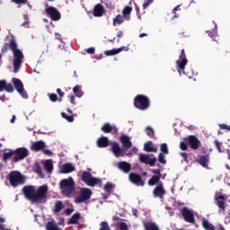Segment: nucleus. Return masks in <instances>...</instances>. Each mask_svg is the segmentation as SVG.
Here are the masks:
<instances>
[{"label":"nucleus","mask_w":230,"mask_h":230,"mask_svg":"<svg viewBox=\"0 0 230 230\" xmlns=\"http://www.w3.org/2000/svg\"><path fill=\"white\" fill-rule=\"evenodd\" d=\"M17 42L15 41V39L12 38L9 41V43H4V45L2 48V53H7L8 49H11L13 51V73H19V69H21V66L22 64V60L24 59V55L22 54V51L21 49H17Z\"/></svg>","instance_id":"1"},{"label":"nucleus","mask_w":230,"mask_h":230,"mask_svg":"<svg viewBox=\"0 0 230 230\" xmlns=\"http://www.w3.org/2000/svg\"><path fill=\"white\" fill-rule=\"evenodd\" d=\"M22 191L27 200L37 203L40 200H44L48 197L49 188L48 185H41L36 191L33 185H28L23 187Z\"/></svg>","instance_id":"2"},{"label":"nucleus","mask_w":230,"mask_h":230,"mask_svg":"<svg viewBox=\"0 0 230 230\" xmlns=\"http://www.w3.org/2000/svg\"><path fill=\"white\" fill-rule=\"evenodd\" d=\"M59 188L61 194L69 199L71 195L75 193V180H73V177L61 180L59 182Z\"/></svg>","instance_id":"3"},{"label":"nucleus","mask_w":230,"mask_h":230,"mask_svg":"<svg viewBox=\"0 0 230 230\" xmlns=\"http://www.w3.org/2000/svg\"><path fill=\"white\" fill-rule=\"evenodd\" d=\"M133 105L138 111L150 109V99L144 94H138L134 98Z\"/></svg>","instance_id":"4"},{"label":"nucleus","mask_w":230,"mask_h":230,"mask_svg":"<svg viewBox=\"0 0 230 230\" xmlns=\"http://www.w3.org/2000/svg\"><path fill=\"white\" fill-rule=\"evenodd\" d=\"M25 181L24 176L17 171H12L9 173V182L13 188H17V186L24 184Z\"/></svg>","instance_id":"5"},{"label":"nucleus","mask_w":230,"mask_h":230,"mask_svg":"<svg viewBox=\"0 0 230 230\" xmlns=\"http://www.w3.org/2000/svg\"><path fill=\"white\" fill-rule=\"evenodd\" d=\"M179 58L176 61V68L179 73V75H185L184 69L186 68V66L188 65V58H186V52L184 49H181V54L179 56Z\"/></svg>","instance_id":"6"},{"label":"nucleus","mask_w":230,"mask_h":230,"mask_svg":"<svg viewBox=\"0 0 230 230\" xmlns=\"http://www.w3.org/2000/svg\"><path fill=\"white\" fill-rule=\"evenodd\" d=\"M93 197V190L89 188H82L80 190V195L75 199V204H84L86 200H89Z\"/></svg>","instance_id":"7"},{"label":"nucleus","mask_w":230,"mask_h":230,"mask_svg":"<svg viewBox=\"0 0 230 230\" xmlns=\"http://www.w3.org/2000/svg\"><path fill=\"white\" fill-rule=\"evenodd\" d=\"M81 179L83 182H85L87 186H91L92 188H94V186L100 182L99 178L93 177V174L87 171L82 173Z\"/></svg>","instance_id":"8"},{"label":"nucleus","mask_w":230,"mask_h":230,"mask_svg":"<svg viewBox=\"0 0 230 230\" xmlns=\"http://www.w3.org/2000/svg\"><path fill=\"white\" fill-rule=\"evenodd\" d=\"M13 151L14 156L12 158L13 163H19V161L26 159V156L29 155V152L26 147H19Z\"/></svg>","instance_id":"9"},{"label":"nucleus","mask_w":230,"mask_h":230,"mask_svg":"<svg viewBox=\"0 0 230 230\" xmlns=\"http://www.w3.org/2000/svg\"><path fill=\"white\" fill-rule=\"evenodd\" d=\"M12 82L21 97L24 98L25 100L28 99V93H26V91H24V84H22V81H21V79L17 77H13L12 79Z\"/></svg>","instance_id":"10"},{"label":"nucleus","mask_w":230,"mask_h":230,"mask_svg":"<svg viewBox=\"0 0 230 230\" xmlns=\"http://www.w3.org/2000/svg\"><path fill=\"white\" fill-rule=\"evenodd\" d=\"M187 145H189L191 150H199L200 148V140L195 135H190L188 137L184 138Z\"/></svg>","instance_id":"11"},{"label":"nucleus","mask_w":230,"mask_h":230,"mask_svg":"<svg viewBox=\"0 0 230 230\" xmlns=\"http://www.w3.org/2000/svg\"><path fill=\"white\" fill-rule=\"evenodd\" d=\"M181 214L183 217L185 222H188V224H195V215L191 210H190V208L186 207L182 208Z\"/></svg>","instance_id":"12"},{"label":"nucleus","mask_w":230,"mask_h":230,"mask_svg":"<svg viewBox=\"0 0 230 230\" xmlns=\"http://www.w3.org/2000/svg\"><path fill=\"white\" fill-rule=\"evenodd\" d=\"M47 15H49L51 21H60L61 14L58 9L53 6H49L45 10Z\"/></svg>","instance_id":"13"},{"label":"nucleus","mask_w":230,"mask_h":230,"mask_svg":"<svg viewBox=\"0 0 230 230\" xmlns=\"http://www.w3.org/2000/svg\"><path fill=\"white\" fill-rule=\"evenodd\" d=\"M152 173H154V175L148 180V186H155V184H159V182H161V177H163V174H161V170L159 169L153 170Z\"/></svg>","instance_id":"14"},{"label":"nucleus","mask_w":230,"mask_h":230,"mask_svg":"<svg viewBox=\"0 0 230 230\" xmlns=\"http://www.w3.org/2000/svg\"><path fill=\"white\" fill-rule=\"evenodd\" d=\"M153 195L155 199H163L164 195H166V190H164V184L163 181H160L154 189Z\"/></svg>","instance_id":"15"},{"label":"nucleus","mask_w":230,"mask_h":230,"mask_svg":"<svg viewBox=\"0 0 230 230\" xmlns=\"http://www.w3.org/2000/svg\"><path fill=\"white\" fill-rule=\"evenodd\" d=\"M128 179L132 184L136 186H145V181L141 178V175L136 172H130L128 175Z\"/></svg>","instance_id":"16"},{"label":"nucleus","mask_w":230,"mask_h":230,"mask_svg":"<svg viewBox=\"0 0 230 230\" xmlns=\"http://www.w3.org/2000/svg\"><path fill=\"white\" fill-rule=\"evenodd\" d=\"M139 161L144 164H149V166H155V163H157V158L155 156L150 158V155H148L140 154Z\"/></svg>","instance_id":"17"},{"label":"nucleus","mask_w":230,"mask_h":230,"mask_svg":"<svg viewBox=\"0 0 230 230\" xmlns=\"http://www.w3.org/2000/svg\"><path fill=\"white\" fill-rule=\"evenodd\" d=\"M226 200H227V198L224 194H219L216 197V204L223 213L226 211Z\"/></svg>","instance_id":"18"},{"label":"nucleus","mask_w":230,"mask_h":230,"mask_svg":"<svg viewBox=\"0 0 230 230\" xmlns=\"http://www.w3.org/2000/svg\"><path fill=\"white\" fill-rule=\"evenodd\" d=\"M111 152L115 155V157H123L125 155L123 154V149L119 146V143L112 142L111 143Z\"/></svg>","instance_id":"19"},{"label":"nucleus","mask_w":230,"mask_h":230,"mask_svg":"<svg viewBox=\"0 0 230 230\" xmlns=\"http://www.w3.org/2000/svg\"><path fill=\"white\" fill-rule=\"evenodd\" d=\"M196 162L203 168H208L209 166V154L199 155Z\"/></svg>","instance_id":"20"},{"label":"nucleus","mask_w":230,"mask_h":230,"mask_svg":"<svg viewBox=\"0 0 230 230\" xmlns=\"http://www.w3.org/2000/svg\"><path fill=\"white\" fill-rule=\"evenodd\" d=\"M44 148H46V142L43 140L33 142L31 146L32 152H40V150H44Z\"/></svg>","instance_id":"21"},{"label":"nucleus","mask_w":230,"mask_h":230,"mask_svg":"<svg viewBox=\"0 0 230 230\" xmlns=\"http://www.w3.org/2000/svg\"><path fill=\"white\" fill-rule=\"evenodd\" d=\"M118 168L124 173H129L130 170H132V165L128 162L122 161L118 164Z\"/></svg>","instance_id":"22"},{"label":"nucleus","mask_w":230,"mask_h":230,"mask_svg":"<svg viewBox=\"0 0 230 230\" xmlns=\"http://www.w3.org/2000/svg\"><path fill=\"white\" fill-rule=\"evenodd\" d=\"M101 130L104 132V134H118V128L112 127L110 123H105L102 128Z\"/></svg>","instance_id":"23"},{"label":"nucleus","mask_w":230,"mask_h":230,"mask_svg":"<svg viewBox=\"0 0 230 230\" xmlns=\"http://www.w3.org/2000/svg\"><path fill=\"white\" fill-rule=\"evenodd\" d=\"M120 143L122 144L123 148H126V150L132 148V142L130 141V137L127 135H122L120 137Z\"/></svg>","instance_id":"24"},{"label":"nucleus","mask_w":230,"mask_h":230,"mask_svg":"<svg viewBox=\"0 0 230 230\" xmlns=\"http://www.w3.org/2000/svg\"><path fill=\"white\" fill-rule=\"evenodd\" d=\"M3 91H6V93H13V86L12 84H7L5 80L0 81V93H3Z\"/></svg>","instance_id":"25"},{"label":"nucleus","mask_w":230,"mask_h":230,"mask_svg":"<svg viewBox=\"0 0 230 230\" xmlns=\"http://www.w3.org/2000/svg\"><path fill=\"white\" fill-rule=\"evenodd\" d=\"M105 13V8L102 4H97L93 8V17H102Z\"/></svg>","instance_id":"26"},{"label":"nucleus","mask_w":230,"mask_h":230,"mask_svg":"<svg viewBox=\"0 0 230 230\" xmlns=\"http://www.w3.org/2000/svg\"><path fill=\"white\" fill-rule=\"evenodd\" d=\"M121 51H128V49L127 47H120L119 49H113L111 50H106L104 52V55L107 57H112L114 55H118V53H121Z\"/></svg>","instance_id":"27"},{"label":"nucleus","mask_w":230,"mask_h":230,"mask_svg":"<svg viewBox=\"0 0 230 230\" xmlns=\"http://www.w3.org/2000/svg\"><path fill=\"white\" fill-rule=\"evenodd\" d=\"M80 218H82V214H80V212H76L75 214H74L70 219H68L67 221V225L68 226H76V224H78Z\"/></svg>","instance_id":"28"},{"label":"nucleus","mask_w":230,"mask_h":230,"mask_svg":"<svg viewBox=\"0 0 230 230\" xmlns=\"http://www.w3.org/2000/svg\"><path fill=\"white\" fill-rule=\"evenodd\" d=\"M97 146L99 148H107L109 146V137H101L97 139Z\"/></svg>","instance_id":"29"},{"label":"nucleus","mask_w":230,"mask_h":230,"mask_svg":"<svg viewBox=\"0 0 230 230\" xmlns=\"http://www.w3.org/2000/svg\"><path fill=\"white\" fill-rule=\"evenodd\" d=\"M13 157H15V153L13 150H10L9 152L4 153L2 161L3 163H7L8 161H10V159L12 161Z\"/></svg>","instance_id":"30"},{"label":"nucleus","mask_w":230,"mask_h":230,"mask_svg":"<svg viewBox=\"0 0 230 230\" xmlns=\"http://www.w3.org/2000/svg\"><path fill=\"white\" fill-rule=\"evenodd\" d=\"M144 150L145 152H157V147L154 146V142L147 141L144 145Z\"/></svg>","instance_id":"31"},{"label":"nucleus","mask_w":230,"mask_h":230,"mask_svg":"<svg viewBox=\"0 0 230 230\" xmlns=\"http://www.w3.org/2000/svg\"><path fill=\"white\" fill-rule=\"evenodd\" d=\"M71 172H75V166L73 164H65L62 166L61 172L62 173H71Z\"/></svg>","instance_id":"32"},{"label":"nucleus","mask_w":230,"mask_h":230,"mask_svg":"<svg viewBox=\"0 0 230 230\" xmlns=\"http://www.w3.org/2000/svg\"><path fill=\"white\" fill-rule=\"evenodd\" d=\"M124 21H127V18L123 14H118L113 18V26H119Z\"/></svg>","instance_id":"33"},{"label":"nucleus","mask_w":230,"mask_h":230,"mask_svg":"<svg viewBox=\"0 0 230 230\" xmlns=\"http://www.w3.org/2000/svg\"><path fill=\"white\" fill-rule=\"evenodd\" d=\"M130 13H132V6L126 5L122 10V15H124L126 21H130Z\"/></svg>","instance_id":"34"},{"label":"nucleus","mask_w":230,"mask_h":230,"mask_svg":"<svg viewBox=\"0 0 230 230\" xmlns=\"http://www.w3.org/2000/svg\"><path fill=\"white\" fill-rule=\"evenodd\" d=\"M145 230H160L155 223L144 222Z\"/></svg>","instance_id":"35"},{"label":"nucleus","mask_w":230,"mask_h":230,"mask_svg":"<svg viewBox=\"0 0 230 230\" xmlns=\"http://www.w3.org/2000/svg\"><path fill=\"white\" fill-rule=\"evenodd\" d=\"M44 168H45L47 173H52L53 172V161L47 160L45 162Z\"/></svg>","instance_id":"36"},{"label":"nucleus","mask_w":230,"mask_h":230,"mask_svg":"<svg viewBox=\"0 0 230 230\" xmlns=\"http://www.w3.org/2000/svg\"><path fill=\"white\" fill-rule=\"evenodd\" d=\"M64 208H66V206H64V203L60 200H58L55 203L53 211H54V213H60V211H62V209H64Z\"/></svg>","instance_id":"37"},{"label":"nucleus","mask_w":230,"mask_h":230,"mask_svg":"<svg viewBox=\"0 0 230 230\" xmlns=\"http://www.w3.org/2000/svg\"><path fill=\"white\" fill-rule=\"evenodd\" d=\"M47 230H60L58 224H55V221H49L46 225Z\"/></svg>","instance_id":"38"},{"label":"nucleus","mask_w":230,"mask_h":230,"mask_svg":"<svg viewBox=\"0 0 230 230\" xmlns=\"http://www.w3.org/2000/svg\"><path fill=\"white\" fill-rule=\"evenodd\" d=\"M73 93L77 96V98H82L84 96V92H82L80 85H75L73 88Z\"/></svg>","instance_id":"39"},{"label":"nucleus","mask_w":230,"mask_h":230,"mask_svg":"<svg viewBox=\"0 0 230 230\" xmlns=\"http://www.w3.org/2000/svg\"><path fill=\"white\" fill-rule=\"evenodd\" d=\"M207 33H208V37H210L211 40H216L215 39L218 37V31L217 30V25H215V29L207 31Z\"/></svg>","instance_id":"40"},{"label":"nucleus","mask_w":230,"mask_h":230,"mask_svg":"<svg viewBox=\"0 0 230 230\" xmlns=\"http://www.w3.org/2000/svg\"><path fill=\"white\" fill-rule=\"evenodd\" d=\"M202 226L206 230H215V226H213L211 223H209L207 219H203Z\"/></svg>","instance_id":"41"},{"label":"nucleus","mask_w":230,"mask_h":230,"mask_svg":"<svg viewBox=\"0 0 230 230\" xmlns=\"http://www.w3.org/2000/svg\"><path fill=\"white\" fill-rule=\"evenodd\" d=\"M61 116L62 118H64V119H66V121H68L69 123H73V121H75V117L73 115L69 116V115H66V112H61Z\"/></svg>","instance_id":"42"},{"label":"nucleus","mask_w":230,"mask_h":230,"mask_svg":"<svg viewBox=\"0 0 230 230\" xmlns=\"http://www.w3.org/2000/svg\"><path fill=\"white\" fill-rule=\"evenodd\" d=\"M160 150H161V152H163V154L168 155L169 154L168 145H166L165 143L162 144Z\"/></svg>","instance_id":"43"},{"label":"nucleus","mask_w":230,"mask_h":230,"mask_svg":"<svg viewBox=\"0 0 230 230\" xmlns=\"http://www.w3.org/2000/svg\"><path fill=\"white\" fill-rule=\"evenodd\" d=\"M112 188H114V186H112V184H111V183H106V184L104 185V191H105L106 193H111V191H112Z\"/></svg>","instance_id":"44"},{"label":"nucleus","mask_w":230,"mask_h":230,"mask_svg":"<svg viewBox=\"0 0 230 230\" xmlns=\"http://www.w3.org/2000/svg\"><path fill=\"white\" fill-rule=\"evenodd\" d=\"M100 230H111V226H109V223L105 221L102 222Z\"/></svg>","instance_id":"45"},{"label":"nucleus","mask_w":230,"mask_h":230,"mask_svg":"<svg viewBox=\"0 0 230 230\" xmlns=\"http://www.w3.org/2000/svg\"><path fill=\"white\" fill-rule=\"evenodd\" d=\"M146 133L147 136H149V137H154L155 132L152 128H150V127L146 128Z\"/></svg>","instance_id":"46"},{"label":"nucleus","mask_w":230,"mask_h":230,"mask_svg":"<svg viewBox=\"0 0 230 230\" xmlns=\"http://www.w3.org/2000/svg\"><path fill=\"white\" fill-rule=\"evenodd\" d=\"M158 161L161 163V164H166V159H164V155L163 153L159 154Z\"/></svg>","instance_id":"47"},{"label":"nucleus","mask_w":230,"mask_h":230,"mask_svg":"<svg viewBox=\"0 0 230 230\" xmlns=\"http://www.w3.org/2000/svg\"><path fill=\"white\" fill-rule=\"evenodd\" d=\"M180 10H181V5H178L173 8L172 13H173L175 19H178L179 13H177V12H180Z\"/></svg>","instance_id":"48"},{"label":"nucleus","mask_w":230,"mask_h":230,"mask_svg":"<svg viewBox=\"0 0 230 230\" xmlns=\"http://www.w3.org/2000/svg\"><path fill=\"white\" fill-rule=\"evenodd\" d=\"M188 142H184V141H181V143H180V148H181V150H188Z\"/></svg>","instance_id":"49"},{"label":"nucleus","mask_w":230,"mask_h":230,"mask_svg":"<svg viewBox=\"0 0 230 230\" xmlns=\"http://www.w3.org/2000/svg\"><path fill=\"white\" fill-rule=\"evenodd\" d=\"M120 230H128V226H127V223L121 222L119 226Z\"/></svg>","instance_id":"50"},{"label":"nucleus","mask_w":230,"mask_h":230,"mask_svg":"<svg viewBox=\"0 0 230 230\" xmlns=\"http://www.w3.org/2000/svg\"><path fill=\"white\" fill-rule=\"evenodd\" d=\"M49 100H50V102H58V96H57L56 93H51L49 95Z\"/></svg>","instance_id":"51"},{"label":"nucleus","mask_w":230,"mask_h":230,"mask_svg":"<svg viewBox=\"0 0 230 230\" xmlns=\"http://www.w3.org/2000/svg\"><path fill=\"white\" fill-rule=\"evenodd\" d=\"M219 128H221V130H227L230 132V126L226 124H219Z\"/></svg>","instance_id":"52"},{"label":"nucleus","mask_w":230,"mask_h":230,"mask_svg":"<svg viewBox=\"0 0 230 230\" xmlns=\"http://www.w3.org/2000/svg\"><path fill=\"white\" fill-rule=\"evenodd\" d=\"M152 3H154V0H147L146 3L143 4V9L146 10V8H148V6L152 4Z\"/></svg>","instance_id":"53"},{"label":"nucleus","mask_w":230,"mask_h":230,"mask_svg":"<svg viewBox=\"0 0 230 230\" xmlns=\"http://www.w3.org/2000/svg\"><path fill=\"white\" fill-rule=\"evenodd\" d=\"M12 2L15 3V4H26L28 0H12Z\"/></svg>","instance_id":"54"},{"label":"nucleus","mask_w":230,"mask_h":230,"mask_svg":"<svg viewBox=\"0 0 230 230\" xmlns=\"http://www.w3.org/2000/svg\"><path fill=\"white\" fill-rule=\"evenodd\" d=\"M95 51L96 49H94V47H91L86 49V53H88V55H94Z\"/></svg>","instance_id":"55"},{"label":"nucleus","mask_w":230,"mask_h":230,"mask_svg":"<svg viewBox=\"0 0 230 230\" xmlns=\"http://www.w3.org/2000/svg\"><path fill=\"white\" fill-rule=\"evenodd\" d=\"M36 173H38V175H40V177H44L43 175H42V168L40 166V165H38L37 167H36Z\"/></svg>","instance_id":"56"},{"label":"nucleus","mask_w":230,"mask_h":230,"mask_svg":"<svg viewBox=\"0 0 230 230\" xmlns=\"http://www.w3.org/2000/svg\"><path fill=\"white\" fill-rule=\"evenodd\" d=\"M135 10L138 15V19H141V13H139V6L137 5V4H135Z\"/></svg>","instance_id":"57"},{"label":"nucleus","mask_w":230,"mask_h":230,"mask_svg":"<svg viewBox=\"0 0 230 230\" xmlns=\"http://www.w3.org/2000/svg\"><path fill=\"white\" fill-rule=\"evenodd\" d=\"M75 211V208H66L65 210V214H66L67 216L71 215L73 212Z\"/></svg>","instance_id":"58"},{"label":"nucleus","mask_w":230,"mask_h":230,"mask_svg":"<svg viewBox=\"0 0 230 230\" xmlns=\"http://www.w3.org/2000/svg\"><path fill=\"white\" fill-rule=\"evenodd\" d=\"M215 145L218 150V152H222V148H221V145L220 142H218L217 140L215 141Z\"/></svg>","instance_id":"59"},{"label":"nucleus","mask_w":230,"mask_h":230,"mask_svg":"<svg viewBox=\"0 0 230 230\" xmlns=\"http://www.w3.org/2000/svg\"><path fill=\"white\" fill-rule=\"evenodd\" d=\"M181 157L185 161V163H188V154L187 153H181Z\"/></svg>","instance_id":"60"},{"label":"nucleus","mask_w":230,"mask_h":230,"mask_svg":"<svg viewBox=\"0 0 230 230\" xmlns=\"http://www.w3.org/2000/svg\"><path fill=\"white\" fill-rule=\"evenodd\" d=\"M57 93L60 96V98H64V92H62V90L60 88L57 89Z\"/></svg>","instance_id":"61"},{"label":"nucleus","mask_w":230,"mask_h":230,"mask_svg":"<svg viewBox=\"0 0 230 230\" xmlns=\"http://www.w3.org/2000/svg\"><path fill=\"white\" fill-rule=\"evenodd\" d=\"M70 102H71L73 105H76V102H75V95H71V96H70Z\"/></svg>","instance_id":"62"},{"label":"nucleus","mask_w":230,"mask_h":230,"mask_svg":"<svg viewBox=\"0 0 230 230\" xmlns=\"http://www.w3.org/2000/svg\"><path fill=\"white\" fill-rule=\"evenodd\" d=\"M137 152H138L137 147H133L129 154H137Z\"/></svg>","instance_id":"63"},{"label":"nucleus","mask_w":230,"mask_h":230,"mask_svg":"<svg viewBox=\"0 0 230 230\" xmlns=\"http://www.w3.org/2000/svg\"><path fill=\"white\" fill-rule=\"evenodd\" d=\"M117 37H118V39H121V37H123V32H122V31H119L117 33Z\"/></svg>","instance_id":"64"}]
</instances>
